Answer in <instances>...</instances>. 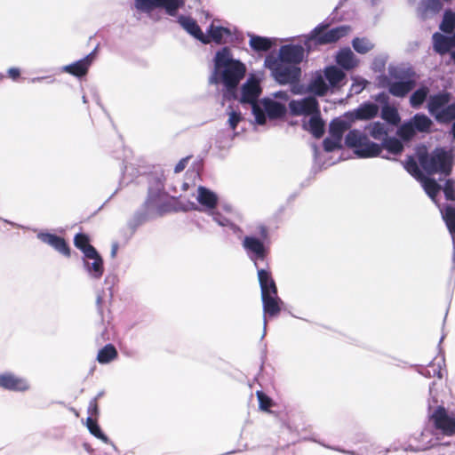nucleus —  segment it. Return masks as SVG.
Returning <instances> with one entry per match:
<instances>
[{"label":"nucleus","instance_id":"a19ab883","mask_svg":"<svg viewBox=\"0 0 455 455\" xmlns=\"http://www.w3.org/2000/svg\"><path fill=\"white\" fill-rule=\"evenodd\" d=\"M371 136L375 140H383L387 136V130L384 124L374 122L367 126Z\"/></svg>","mask_w":455,"mask_h":455},{"label":"nucleus","instance_id":"4be33fe9","mask_svg":"<svg viewBox=\"0 0 455 455\" xmlns=\"http://www.w3.org/2000/svg\"><path fill=\"white\" fill-rule=\"evenodd\" d=\"M37 237L44 243L51 245L65 256H69L70 251L65 240L50 233H39Z\"/></svg>","mask_w":455,"mask_h":455},{"label":"nucleus","instance_id":"cd10ccee","mask_svg":"<svg viewBox=\"0 0 455 455\" xmlns=\"http://www.w3.org/2000/svg\"><path fill=\"white\" fill-rule=\"evenodd\" d=\"M304 128L310 132L315 138H320L324 133V122L320 116V111L309 116V120L303 124Z\"/></svg>","mask_w":455,"mask_h":455},{"label":"nucleus","instance_id":"de8ad7c7","mask_svg":"<svg viewBox=\"0 0 455 455\" xmlns=\"http://www.w3.org/2000/svg\"><path fill=\"white\" fill-rule=\"evenodd\" d=\"M341 141L342 140H338L333 136L330 135L323 140L324 149L328 152H331L335 150L336 148H339L341 147Z\"/></svg>","mask_w":455,"mask_h":455},{"label":"nucleus","instance_id":"473e14b6","mask_svg":"<svg viewBox=\"0 0 455 455\" xmlns=\"http://www.w3.org/2000/svg\"><path fill=\"white\" fill-rule=\"evenodd\" d=\"M75 245L80 249L85 257H94L96 250L89 243V238L84 234H77L74 240Z\"/></svg>","mask_w":455,"mask_h":455},{"label":"nucleus","instance_id":"2eb2a0df","mask_svg":"<svg viewBox=\"0 0 455 455\" xmlns=\"http://www.w3.org/2000/svg\"><path fill=\"white\" fill-rule=\"evenodd\" d=\"M243 246L250 255V258L254 261L256 267L257 260L264 259L267 249L260 239L251 235L245 236L243 241Z\"/></svg>","mask_w":455,"mask_h":455},{"label":"nucleus","instance_id":"423d86ee","mask_svg":"<svg viewBox=\"0 0 455 455\" xmlns=\"http://www.w3.org/2000/svg\"><path fill=\"white\" fill-rule=\"evenodd\" d=\"M264 65L280 84H292L299 79L301 71L298 66L277 60L274 55L267 56Z\"/></svg>","mask_w":455,"mask_h":455},{"label":"nucleus","instance_id":"37998d69","mask_svg":"<svg viewBox=\"0 0 455 455\" xmlns=\"http://www.w3.org/2000/svg\"><path fill=\"white\" fill-rule=\"evenodd\" d=\"M86 426L92 435H93L95 437L100 439L106 443H108V438L101 432L97 422L94 421L92 418H87Z\"/></svg>","mask_w":455,"mask_h":455},{"label":"nucleus","instance_id":"20e7f679","mask_svg":"<svg viewBox=\"0 0 455 455\" xmlns=\"http://www.w3.org/2000/svg\"><path fill=\"white\" fill-rule=\"evenodd\" d=\"M451 96L448 92H439L429 96L427 100V110L439 123H448L455 120V102L450 104ZM455 140V122L451 129Z\"/></svg>","mask_w":455,"mask_h":455},{"label":"nucleus","instance_id":"dca6fc26","mask_svg":"<svg viewBox=\"0 0 455 455\" xmlns=\"http://www.w3.org/2000/svg\"><path fill=\"white\" fill-rule=\"evenodd\" d=\"M304 48L301 45L287 44L280 48L277 60L298 66L304 59Z\"/></svg>","mask_w":455,"mask_h":455},{"label":"nucleus","instance_id":"7c9ffc66","mask_svg":"<svg viewBox=\"0 0 455 455\" xmlns=\"http://www.w3.org/2000/svg\"><path fill=\"white\" fill-rule=\"evenodd\" d=\"M440 211L452 238L453 256L455 258V207L449 205L444 210L441 209Z\"/></svg>","mask_w":455,"mask_h":455},{"label":"nucleus","instance_id":"e433bc0d","mask_svg":"<svg viewBox=\"0 0 455 455\" xmlns=\"http://www.w3.org/2000/svg\"><path fill=\"white\" fill-rule=\"evenodd\" d=\"M117 356V351L113 345H106L101 348L97 355V360L100 363L105 364L110 363Z\"/></svg>","mask_w":455,"mask_h":455},{"label":"nucleus","instance_id":"c756f323","mask_svg":"<svg viewBox=\"0 0 455 455\" xmlns=\"http://www.w3.org/2000/svg\"><path fill=\"white\" fill-rule=\"evenodd\" d=\"M442 4L439 0H422L418 12L423 18L431 17L440 12Z\"/></svg>","mask_w":455,"mask_h":455},{"label":"nucleus","instance_id":"a878e982","mask_svg":"<svg viewBox=\"0 0 455 455\" xmlns=\"http://www.w3.org/2000/svg\"><path fill=\"white\" fill-rule=\"evenodd\" d=\"M258 280L262 294H274L277 292V288L270 272L265 269H258Z\"/></svg>","mask_w":455,"mask_h":455},{"label":"nucleus","instance_id":"a211bd4d","mask_svg":"<svg viewBox=\"0 0 455 455\" xmlns=\"http://www.w3.org/2000/svg\"><path fill=\"white\" fill-rule=\"evenodd\" d=\"M196 200L202 207L201 211L209 213L215 209L218 196L213 191L200 186L197 188Z\"/></svg>","mask_w":455,"mask_h":455},{"label":"nucleus","instance_id":"864d4df0","mask_svg":"<svg viewBox=\"0 0 455 455\" xmlns=\"http://www.w3.org/2000/svg\"><path fill=\"white\" fill-rule=\"evenodd\" d=\"M8 75L12 79H16L20 76V69L17 68H11L8 69Z\"/></svg>","mask_w":455,"mask_h":455},{"label":"nucleus","instance_id":"5fc2aeb1","mask_svg":"<svg viewBox=\"0 0 455 455\" xmlns=\"http://www.w3.org/2000/svg\"><path fill=\"white\" fill-rule=\"evenodd\" d=\"M258 234L260 235L262 239H267V229L264 226H259L258 228Z\"/></svg>","mask_w":455,"mask_h":455},{"label":"nucleus","instance_id":"58836bf2","mask_svg":"<svg viewBox=\"0 0 455 455\" xmlns=\"http://www.w3.org/2000/svg\"><path fill=\"white\" fill-rule=\"evenodd\" d=\"M429 90L424 86L416 90L410 98V104L413 108H419L427 100Z\"/></svg>","mask_w":455,"mask_h":455},{"label":"nucleus","instance_id":"4d7b16f0","mask_svg":"<svg viewBox=\"0 0 455 455\" xmlns=\"http://www.w3.org/2000/svg\"><path fill=\"white\" fill-rule=\"evenodd\" d=\"M186 166V160L180 161L176 166H175V172H180L184 170Z\"/></svg>","mask_w":455,"mask_h":455},{"label":"nucleus","instance_id":"f03ea898","mask_svg":"<svg viewBox=\"0 0 455 455\" xmlns=\"http://www.w3.org/2000/svg\"><path fill=\"white\" fill-rule=\"evenodd\" d=\"M289 93L279 91L263 98L258 104L253 105V116L258 124H265L267 117L271 120L284 116L287 111L286 105L289 101Z\"/></svg>","mask_w":455,"mask_h":455},{"label":"nucleus","instance_id":"6e6552de","mask_svg":"<svg viewBox=\"0 0 455 455\" xmlns=\"http://www.w3.org/2000/svg\"><path fill=\"white\" fill-rule=\"evenodd\" d=\"M184 4V0H134V6L140 12L150 14L155 9L162 8L170 16H176Z\"/></svg>","mask_w":455,"mask_h":455},{"label":"nucleus","instance_id":"6e6d98bb","mask_svg":"<svg viewBox=\"0 0 455 455\" xmlns=\"http://www.w3.org/2000/svg\"><path fill=\"white\" fill-rule=\"evenodd\" d=\"M98 412V406L95 400L92 401L89 405V413L93 414Z\"/></svg>","mask_w":455,"mask_h":455},{"label":"nucleus","instance_id":"f257e3e1","mask_svg":"<svg viewBox=\"0 0 455 455\" xmlns=\"http://www.w3.org/2000/svg\"><path fill=\"white\" fill-rule=\"evenodd\" d=\"M210 84H222L228 91L234 90L244 77L246 66L235 57L232 50L223 47L216 52Z\"/></svg>","mask_w":455,"mask_h":455},{"label":"nucleus","instance_id":"39448f33","mask_svg":"<svg viewBox=\"0 0 455 455\" xmlns=\"http://www.w3.org/2000/svg\"><path fill=\"white\" fill-rule=\"evenodd\" d=\"M351 31L349 26H340L328 29V25L320 24L309 35L304 36V44L309 51L313 45L332 44L347 36Z\"/></svg>","mask_w":455,"mask_h":455},{"label":"nucleus","instance_id":"6ab92c4d","mask_svg":"<svg viewBox=\"0 0 455 455\" xmlns=\"http://www.w3.org/2000/svg\"><path fill=\"white\" fill-rule=\"evenodd\" d=\"M93 53H90L82 60H79L70 65L64 66L62 70L77 77L83 76L86 75L89 67L93 61Z\"/></svg>","mask_w":455,"mask_h":455},{"label":"nucleus","instance_id":"412c9836","mask_svg":"<svg viewBox=\"0 0 455 455\" xmlns=\"http://www.w3.org/2000/svg\"><path fill=\"white\" fill-rule=\"evenodd\" d=\"M178 22L180 27L190 36L203 43L204 37V33L202 31L197 22L189 16L180 15L178 18Z\"/></svg>","mask_w":455,"mask_h":455},{"label":"nucleus","instance_id":"9b49d317","mask_svg":"<svg viewBox=\"0 0 455 455\" xmlns=\"http://www.w3.org/2000/svg\"><path fill=\"white\" fill-rule=\"evenodd\" d=\"M260 81L261 77L259 76L251 75L241 88L240 101L251 104L252 110L253 105L259 103L257 100L261 93Z\"/></svg>","mask_w":455,"mask_h":455},{"label":"nucleus","instance_id":"72a5a7b5","mask_svg":"<svg viewBox=\"0 0 455 455\" xmlns=\"http://www.w3.org/2000/svg\"><path fill=\"white\" fill-rule=\"evenodd\" d=\"M433 40L435 51L440 53H445L454 46L451 37L445 36L439 33H435L433 36Z\"/></svg>","mask_w":455,"mask_h":455},{"label":"nucleus","instance_id":"aec40b11","mask_svg":"<svg viewBox=\"0 0 455 455\" xmlns=\"http://www.w3.org/2000/svg\"><path fill=\"white\" fill-rule=\"evenodd\" d=\"M335 60L339 67L346 70L353 69L359 64V60L348 47L339 50L335 56Z\"/></svg>","mask_w":455,"mask_h":455},{"label":"nucleus","instance_id":"5701e85b","mask_svg":"<svg viewBox=\"0 0 455 455\" xmlns=\"http://www.w3.org/2000/svg\"><path fill=\"white\" fill-rule=\"evenodd\" d=\"M387 86L388 92L393 96L403 98L414 88L415 82L411 78H406L400 81L389 82Z\"/></svg>","mask_w":455,"mask_h":455},{"label":"nucleus","instance_id":"79ce46f5","mask_svg":"<svg viewBox=\"0 0 455 455\" xmlns=\"http://www.w3.org/2000/svg\"><path fill=\"white\" fill-rule=\"evenodd\" d=\"M380 147H381V148H384L388 152L395 154V155L402 152V150L403 148V146L401 143V141L395 138H390V139L386 140Z\"/></svg>","mask_w":455,"mask_h":455},{"label":"nucleus","instance_id":"ddd939ff","mask_svg":"<svg viewBox=\"0 0 455 455\" xmlns=\"http://www.w3.org/2000/svg\"><path fill=\"white\" fill-rule=\"evenodd\" d=\"M289 108L291 114L296 116H310L314 113L319 112L318 102L314 97L291 100Z\"/></svg>","mask_w":455,"mask_h":455},{"label":"nucleus","instance_id":"0eeeda50","mask_svg":"<svg viewBox=\"0 0 455 455\" xmlns=\"http://www.w3.org/2000/svg\"><path fill=\"white\" fill-rule=\"evenodd\" d=\"M346 145L354 149V153L360 158H371L379 156L380 145L372 142L359 130L350 131L345 138Z\"/></svg>","mask_w":455,"mask_h":455},{"label":"nucleus","instance_id":"ea45409f","mask_svg":"<svg viewBox=\"0 0 455 455\" xmlns=\"http://www.w3.org/2000/svg\"><path fill=\"white\" fill-rule=\"evenodd\" d=\"M353 48L361 54L367 53L373 49L374 44L367 38L356 37L352 41Z\"/></svg>","mask_w":455,"mask_h":455},{"label":"nucleus","instance_id":"a18cd8bd","mask_svg":"<svg viewBox=\"0 0 455 455\" xmlns=\"http://www.w3.org/2000/svg\"><path fill=\"white\" fill-rule=\"evenodd\" d=\"M415 132L414 126L410 120L399 127L397 134L403 140H410L414 136Z\"/></svg>","mask_w":455,"mask_h":455},{"label":"nucleus","instance_id":"bb28decb","mask_svg":"<svg viewBox=\"0 0 455 455\" xmlns=\"http://www.w3.org/2000/svg\"><path fill=\"white\" fill-rule=\"evenodd\" d=\"M323 76L330 88L339 87L346 77L344 71L333 65L324 68Z\"/></svg>","mask_w":455,"mask_h":455},{"label":"nucleus","instance_id":"49530a36","mask_svg":"<svg viewBox=\"0 0 455 455\" xmlns=\"http://www.w3.org/2000/svg\"><path fill=\"white\" fill-rule=\"evenodd\" d=\"M353 83L351 84V92L355 94L360 93L368 84V81L360 77V76H353Z\"/></svg>","mask_w":455,"mask_h":455},{"label":"nucleus","instance_id":"7ed1b4c3","mask_svg":"<svg viewBox=\"0 0 455 455\" xmlns=\"http://www.w3.org/2000/svg\"><path fill=\"white\" fill-rule=\"evenodd\" d=\"M418 160L421 167L428 174L441 173L449 175L452 168V153L443 148H436L431 154H427L426 148H419Z\"/></svg>","mask_w":455,"mask_h":455},{"label":"nucleus","instance_id":"8fccbe9b","mask_svg":"<svg viewBox=\"0 0 455 455\" xmlns=\"http://www.w3.org/2000/svg\"><path fill=\"white\" fill-rule=\"evenodd\" d=\"M443 192L446 199L454 201L455 200V185L452 180H448L445 182Z\"/></svg>","mask_w":455,"mask_h":455},{"label":"nucleus","instance_id":"2f4dec72","mask_svg":"<svg viewBox=\"0 0 455 455\" xmlns=\"http://www.w3.org/2000/svg\"><path fill=\"white\" fill-rule=\"evenodd\" d=\"M250 46L255 51H267L274 44H275V39L262 37L255 35H249Z\"/></svg>","mask_w":455,"mask_h":455},{"label":"nucleus","instance_id":"1a4fd4ad","mask_svg":"<svg viewBox=\"0 0 455 455\" xmlns=\"http://www.w3.org/2000/svg\"><path fill=\"white\" fill-rule=\"evenodd\" d=\"M404 168L411 175L420 181L425 192L432 199V201L436 203L435 197L440 192L441 186L434 179H430L423 175L418 166L417 162L412 157H409L406 160L404 163Z\"/></svg>","mask_w":455,"mask_h":455},{"label":"nucleus","instance_id":"f8f14e48","mask_svg":"<svg viewBox=\"0 0 455 455\" xmlns=\"http://www.w3.org/2000/svg\"><path fill=\"white\" fill-rule=\"evenodd\" d=\"M435 427L446 435H455V415L449 414L443 407H437L431 415Z\"/></svg>","mask_w":455,"mask_h":455},{"label":"nucleus","instance_id":"603ef678","mask_svg":"<svg viewBox=\"0 0 455 455\" xmlns=\"http://www.w3.org/2000/svg\"><path fill=\"white\" fill-rule=\"evenodd\" d=\"M257 397L259 400V408L263 411L268 410V408L271 406V400L259 391L257 392Z\"/></svg>","mask_w":455,"mask_h":455},{"label":"nucleus","instance_id":"9d476101","mask_svg":"<svg viewBox=\"0 0 455 455\" xmlns=\"http://www.w3.org/2000/svg\"><path fill=\"white\" fill-rule=\"evenodd\" d=\"M235 29L230 26H223L220 20H212L204 33L203 44H207L212 42L218 44H224L233 40Z\"/></svg>","mask_w":455,"mask_h":455},{"label":"nucleus","instance_id":"c03bdc74","mask_svg":"<svg viewBox=\"0 0 455 455\" xmlns=\"http://www.w3.org/2000/svg\"><path fill=\"white\" fill-rule=\"evenodd\" d=\"M455 28V13L445 12L440 28L443 32L451 33Z\"/></svg>","mask_w":455,"mask_h":455},{"label":"nucleus","instance_id":"c85d7f7f","mask_svg":"<svg viewBox=\"0 0 455 455\" xmlns=\"http://www.w3.org/2000/svg\"><path fill=\"white\" fill-rule=\"evenodd\" d=\"M325 77L321 73H316L313 78L311 79L307 90L309 92L314 93L315 95L323 96L327 93L330 87L328 84L325 82Z\"/></svg>","mask_w":455,"mask_h":455},{"label":"nucleus","instance_id":"4c0bfd02","mask_svg":"<svg viewBox=\"0 0 455 455\" xmlns=\"http://www.w3.org/2000/svg\"><path fill=\"white\" fill-rule=\"evenodd\" d=\"M349 127L347 121L342 119L333 120L330 124V135L334 138L342 140V136L345 131Z\"/></svg>","mask_w":455,"mask_h":455},{"label":"nucleus","instance_id":"680f3d73","mask_svg":"<svg viewBox=\"0 0 455 455\" xmlns=\"http://www.w3.org/2000/svg\"><path fill=\"white\" fill-rule=\"evenodd\" d=\"M372 452H368L367 455H371Z\"/></svg>","mask_w":455,"mask_h":455},{"label":"nucleus","instance_id":"13d9d810","mask_svg":"<svg viewBox=\"0 0 455 455\" xmlns=\"http://www.w3.org/2000/svg\"><path fill=\"white\" fill-rule=\"evenodd\" d=\"M116 250H117L116 245H114V246H113V248H112V251H111V255H112V257H115V256H116Z\"/></svg>","mask_w":455,"mask_h":455},{"label":"nucleus","instance_id":"bf43d9fd","mask_svg":"<svg viewBox=\"0 0 455 455\" xmlns=\"http://www.w3.org/2000/svg\"><path fill=\"white\" fill-rule=\"evenodd\" d=\"M83 101H84V102H86V100H85V97H84V96L83 97Z\"/></svg>","mask_w":455,"mask_h":455},{"label":"nucleus","instance_id":"f704fd0d","mask_svg":"<svg viewBox=\"0 0 455 455\" xmlns=\"http://www.w3.org/2000/svg\"><path fill=\"white\" fill-rule=\"evenodd\" d=\"M411 122L412 123L415 131L420 132H428L433 124L431 119L423 114L415 115L411 119Z\"/></svg>","mask_w":455,"mask_h":455},{"label":"nucleus","instance_id":"f3484780","mask_svg":"<svg viewBox=\"0 0 455 455\" xmlns=\"http://www.w3.org/2000/svg\"><path fill=\"white\" fill-rule=\"evenodd\" d=\"M0 387L11 391H26L29 388V384L26 379L12 373H4L0 375Z\"/></svg>","mask_w":455,"mask_h":455},{"label":"nucleus","instance_id":"c9c22d12","mask_svg":"<svg viewBox=\"0 0 455 455\" xmlns=\"http://www.w3.org/2000/svg\"><path fill=\"white\" fill-rule=\"evenodd\" d=\"M381 117L387 123L394 125L398 124L401 121L397 108L388 104L382 108Z\"/></svg>","mask_w":455,"mask_h":455},{"label":"nucleus","instance_id":"4468645a","mask_svg":"<svg viewBox=\"0 0 455 455\" xmlns=\"http://www.w3.org/2000/svg\"><path fill=\"white\" fill-rule=\"evenodd\" d=\"M264 320H263V333L262 338L266 334L267 331V316L275 317L281 311L282 300L278 297L277 292L274 294H262L261 295Z\"/></svg>","mask_w":455,"mask_h":455},{"label":"nucleus","instance_id":"052dcab7","mask_svg":"<svg viewBox=\"0 0 455 455\" xmlns=\"http://www.w3.org/2000/svg\"><path fill=\"white\" fill-rule=\"evenodd\" d=\"M386 452L387 451H383V452L381 451L380 453H381V455H386Z\"/></svg>","mask_w":455,"mask_h":455},{"label":"nucleus","instance_id":"b1692460","mask_svg":"<svg viewBox=\"0 0 455 455\" xmlns=\"http://www.w3.org/2000/svg\"><path fill=\"white\" fill-rule=\"evenodd\" d=\"M379 110L378 105L371 102H366L355 109L351 113V116L356 120H369L377 116Z\"/></svg>","mask_w":455,"mask_h":455},{"label":"nucleus","instance_id":"3c124183","mask_svg":"<svg viewBox=\"0 0 455 455\" xmlns=\"http://www.w3.org/2000/svg\"><path fill=\"white\" fill-rule=\"evenodd\" d=\"M212 216L213 220L221 227H234V225L228 220L227 218L221 216L220 213L216 212L214 210L212 212H209Z\"/></svg>","mask_w":455,"mask_h":455},{"label":"nucleus","instance_id":"393cba45","mask_svg":"<svg viewBox=\"0 0 455 455\" xmlns=\"http://www.w3.org/2000/svg\"><path fill=\"white\" fill-rule=\"evenodd\" d=\"M88 260H84V267L91 277L99 279L103 275V260L96 251L94 257H85Z\"/></svg>","mask_w":455,"mask_h":455},{"label":"nucleus","instance_id":"09e8293b","mask_svg":"<svg viewBox=\"0 0 455 455\" xmlns=\"http://www.w3.org/2000/svg\"><path fill=\"white\" fill-rule=\"evenodd\" d=\"M228 124L232 130H235L238 123L241 121L242 116L239 112L233 110L231 108L228 109Z\"/></svg>","mask_w":455,"mask_h":455}]
</instances>
